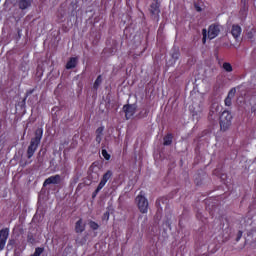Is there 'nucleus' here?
<instances>
[{"instance_id": "f257e3e1", "label": "nucleus", "mask_w": 256, "mask_h": 256, "mask_svg": "<svg viewBox=\"0 0 256 256\" xmlns=\"http://www.w3.org/2000/svg\"><path fill=\"white\" fill-rule=\"evenodd\" d=\"M41 139H43V130L37 129L35 131L34 138L31 139L30 144L27 148V159L33 158V155H35V152L37 151V149H39V145H41Z\"/></svg>"}, {"instance_id": "f03ea898", "label": "nucleus", "mask_w": 256, "mask_h": 256, "mask_svg": "<svg viewBox=\"0 0 256 256\" xmlns=\"http://www.w3.org/2000/svg\"><path fill=\"white\" fill-rule=\"evenodd\" d=\"M219 33H221V25L214 23L211 24L208 27V30L206 28L202 29V43L205 45L207 43V39L210 41H213V39H216V37H219Z\"/></svg>"}, {"instance_id": "7ed1b4c3", "label": "nucleus", "mask_w": 256, "mask_h": 256, "mask_svg": "<svg viewBox=\"0 0 256 256\" xmlns=\"http://www.w3.org/2000/svg\"><path fill=\"white\" fill-rule=\"evenodd\" d=\"M233 119V115L228 110H224L220 115V129L222 131H227L229 127H231V121Z\"/></svg>"}, {"instance_id": "20e7f679", "label": "nucleus", "mask_w": 256, "mask_h": 256, "mask_svg": "<svg viewBox=\"0 0 256 256\" xmlns=\"http://www.w3.org/2000/svg\"><path fill=\"white\" fill-rule=\"evenodd\" d=\"M136 203L140 213H147L149 211V200L145 198V192L140 191L139 195L136 197Z\"/></svg>"}, {"instance_id": "39448f33", "label": "nucleus", "mask_w": 256, "mask_h": 256, "mask_svg": "<svg viewBox=\"0 0 256 256\" xmlns=\"http://www.w3.org/2000/svg\"><path fill=\"white\" fill-rule=\"evenodd\" d=\"M61 181H63V178H61V175L56 174V175L48 177L44 181L43 187H47V185H61Z\"/></svg>"}, {"instance_id": "423d86ee", "label": "nucleus", "mask_w": 256, "mask_h": 256, "mask_svg": "<svg viewBox=\"0 0 256 256\" xmlns=\"http://www.w3.org/2000/svg\"><path fill=\"white\" fill-rule=\"evenodd\" d=\"M122 109L125 113L127 121H129V119H131V117H133V115H135L137 112V107H135L133 104H125Z\"/></svg>"}, {"instance_id": "0eeeda50", "label": "nucleus", "mask_w": 256, "mask_h": 256, "mask_svg": "<svg viewBox=\"0 0 256 256\" xmlns=\"http://www.w3.org/2000/svg\"><path fill=\"white\" fill-rule=\"evenodd\" d=\"M7 239H9V228H4L0 230V251L5 249L7 245Z\"/></svg>"}, {"instance_id": "6e6552de", "label": "nucleus", "mask_w": 256, "mask_h": 256, "mask_svg": "<svg viewBox=\"0 0 256 256\" xmlns=\"http://www.w3.org/2000/svg\"><path fill=\"white\" fill-rule=\"evenodd\" d=\"M113 177V172L111 170H108L106 173L103 174L98 186H100L102 189L107 185V181Z\"/></svg>"}, {"instance_id": "1a4fd4ad", "label": "nucleus", "mask_w": 256, "mask_h": 256, "mask_svg": "<svg viewBox=\"0 0 256 256\" xmlns=\"http://www.w3.org/2000/svg\"><path fill=\"white\" fill-rule=\"evenodd\" d=\"M33 3V0H19L18 7L21 11H25V9H29Z\"/></svg>"}, {"instance_id": "9d476101", "label": "nucleus", "mask_w": 256, "mask_h": 256, "mask_svg": "<svg viewBox=\"0 0 256 256\" xmlns=\"http://www.w3.org/2000/svg\"><path fill=\"white\" fill-rule=\"evenodd\" d=\"M85 223H83V218H80L76 223H75V233H83L85 231Z\"/></svg>"}, {"instance_id": "9b49d317", "label": "nucleus", "mask_w": 256, "mask_h": 256, "mask_svg": "<svg viewBox=\"0 0 256 256\" xmlns=\"http://www.w3.org/2000/svg\"><path fill=\"white\" fill-rule=\"evenodd\" d=\"M155 3H152L150 5V13L151 15H157L161 13V10H159V0H154Z\"/></svg>"}, {"instance_id": "f8f14e48", "label": "nucleus", "mask_w": 256, "mask_h": 256, "mask_svg": "<svg viewBox=\"0 0 256 256\" xmlns=\"http://www.w3.org/2000/svg\"><path fill=\"white\" fill-rule=\"evenodd\" d=\"M241 31V26L233 25L231 29V35L234 37V39H239L241 36Z\"/></svg>"}, {"instance_id": "ddd939ff", "label": "nucleus", "mask_w": 256, "mask_h": 256, "mask_svg": "<svg viewBox=\"0 0 256 256\" xmlns=\"http://www.w3.org/2000/svg\"><path fill=\"white\" fill-rule=\"evenodd\" d=\"M66 69H75L77 67V57H71L66 63Z\"/></svg>"}, {"instance_id": "4468645a", "label": "nucleus", "mask_w": 256, "mask_h": 256, "mask_svg": "<svg viewBox=\"0 0 256 256\" xmlns=\"http://www.w3.org/2000/svg\"><path fill=\"white\" fill-rule=\"evenodd\" d=\"M102 83H103V76L98 75L93 84V89H95V91H97V89H99V87L101 86Z\"/></svg>"}, {"instance_id": "2eb2a0df", "label": "nucleus", "mask_w": 256, "mask_h": 256, "mask_svg": "<svg viewBox=\"0 0 256 256\" xmlns=\"http://www.w3.org/2000/svg\"><path fill=\"white\" fill-rule=\"evenodd\" d=\"M171 143H173V134H167L164 137V145L169 146Z\"/></svg>"}, {"instance_id": "dca6fc26", "label": "nucleus", "mask_w": 256, "mask_h": 256, "mask_svg": "<svg viewBox=\"0 0 256 256\" xmlns=\"http://www.w3.org/2000/svg\"><path fill=\"white\" fill-rule=\"evenodd\" d=\"M223 69H224V71H226L227 73H231V71H233V66H232L231 63H229V62H224V63H223Z\"/></svg>"}, {"instance_id": "f3484780", "label": "nucleus", "mask_w": 256, "mask_h": 256, "mask_svg": "<svg viewBox=\"0 0 256 256\" xmlns=\"http://www.w3.org/2000/svg\"><path fill=\"white\" fill-rule=\"evenodd\" d=\"M89 227L92 229V231H97L99 229V224L93 220L89 222Z\"/></svg>"}, {"instance_id": "a211bd4d", "label": "nucleus", "mask_w": 256, "mask_h": 256, "mask_svg": "<svg viewBox=\"0 0 256 256\" xmlns=\"http://www.w3.org/2000/svg\"><path fill=\"white\" fill-rule=\"evenodd\" d=\"M45 251L44 247L35 248L34 254L32 256H41V254Z\"/></svg>"}, {"instance_id": "6ab92c4d", "label": "nucleus", "mask_w": 256, "mask_h": 256, "mask_svg": "<svg viewBox=\"0 0 256 256\" xmlns=\"http://www.w3.org/2000/svg\"><path fill=\"white\" fill-rule=\"evenodd\" d=\"M102 157H104L106 161H109V159H111V154L107 152V150L102 149Z\"/></svg>"}, {"instance_id": "aec40b11", "label": "nucleus", "mask_w": 256, "mask_h": 256, "mask_svg": "<svg viewBox=\"0 0 256 256\" xmlns=\"http://www.w3.org/2000/svg\"><path fill=\"white\" fill-rule=\"evenodd\" d=\"M103 131H105V127H103V126L98 127L96 129V135L100 136V137H103Z\"/></svg>"}, {"instance_id": "412c9836", "label": "nucleus", "mask_w": 256, "mask_h": 256, "mask_svg": "<svg viewBox=\"0 0 256 256\" xmlns=\"http://www.w3.org/2000/svg\"><path fill=\"white\" fill-rule=\"evenodd\" d=\"M237 93V89L232 88L229 92L227 97H229L230 99H233V97H235V94Z\"/></svg>"}, {"instance_id": "4be33fe9", "label": "nucleus", "mask_w": 256, "mask_h": 256, "mask_svg": "<svg viewBox=\"0 0 256 256\" xmlns=\"http://www.w3.org/2000/svg\"><path fill=\"white\" fill-rule=\"evenodd\" d=\"M101 189H103V188L98 185L97 188L95 189V191L92 193V199H95V197H97V195H99V192L101 191Z\"/></svg>"}, {"instance_id": "5701e85b", "label": "nucleus", "mask_w": 256, "mask_h": 256, "mask_svg": "<svg viewBox=\"0 0 256 256\" xmlns=\"http://www.w3.org/2000/svg\"><path fill=\"white\" fill-rule=\"evenodd\" d=\"M242 237H243V231L240 230L236 234V238H235L236 243H239Z\"/></svg>"}, {"instance_id": "b1692460", "label": "nucleus", "mask_w": 256, "mask_h": 256, "mask_svg": "<svg viewBox=\"0 0 256 256\" xmlns=\"http://www.w3.org/2000/svg\"><path fill=\"white\" fill-rule=\"evenodd\" d=\"M233 98H229L228 96L225 98L224 103L226 107H231Z\"/></svg>"}, {"instance_id": "393cba45", "label": "nucleus", "mask_w": 256, "mask_h": 256, "mask_svg": "<svg viewBox=\"0 0 256 256\" xmlns=\"http://www.w3.org/2000/svg\"><path fill=\"white\" fill-rule=\"evenodd\" d=\"M27 242L33 245L35 243V237H33L32 234H28L27 236Z\"/></svg>"}, {"instance_id": "a878e982", "label": "nucleus", "mask_w": 256, "mask_h": 256, "mask_svg": "<svg viewBox=\"0 0 256 256\" xmlns=\"http://www.w3.org/2000/svg\"><path fill=\"white\" fill-rule=\"evenodd\" d=\"M15 245V239H10L7 244L8 249H13V246Z\"/></svg>"}, {"instance_id": "bb28decb", "label": "nucleus", "mask_w": 256, "mask_h": 256, "mask_svg": "<svg viewBox=\"0 0 256 256\" xmlns=\"http://www.w3.org/2000/svg\"><path fill=\"white\" fill-rule=\"evenodd\" d=\"M241 3L243 5V10L245 11L247 9V3H249V0H241Z\"/></svg>"}, {"instance_id": "cd10ccee", "label": "nucleus", "mask_w": 256, "mask_h": 256, "mask_svg": "<svg viewBox=\"0 0 256 256\" xmlns=\"http://www.w3.org/2000/svg\"><path fill=\"white\" fill-rule=\"evenodd\" d=\"M33 93H35V89H30L26 91V97H29L30 95H33Z\"/></svg>"}, {"instance_id": "c85d7f7f", "label": "nucleus", "mask_w": 256, "mask_h": 256, "mask_svg": "<svg viewBox=\"0 0 256 256\" xmlns=\"http://www.w3.org/2000/svg\"><path fill=\"white\" fill-rule=\"evenodd\" d=\"M172 59H174V61H177V59H179V52H174L172 54Z\"/></svg>"}, {"instance_id": "c756f323", "label": "nucleus", "mask_w": 256, "mask_h": 256, "mask_svg": "<svg viewBox=\"0 0 256 256\" xmlns=\"http://www.w3.org/2000/svg\"><path fill=\"white\" fill-rule=\"evenodd\" d=\"M102 139H103V136H97L96 135V143H98V145L101 144Z\"/></svg>"}, {"instance_id": "7c9ffc66", "label": "nucleus", "mask_w": 256, "mask_h": 256, "mask_svg": "<svg viewBox=\"0 0 256 256\" xmlns=\"http://www.w3.org/2000/svg\"><path fill=\"white\" fill-rule=\"evenodd\" d=\"M161 202H163L162 198H159L158 200H156V206L161 207Z\"/></svg>"}, {"instance_id": "2f4dec72", "label": "nucleus", "mask_w": 256, "mask_h": 256, "mask_svg": "<svg viewBox=\"0 0 256 256\" xmlns=\"http://www.w3.org/2000/svg\"><path fill=\"white\" fill-rule=\"evenodd\" d=\"M109 215H110V214H109V211H107V212L104 213V217H105L107 220H109Z\"/></svg>"}, {"instance_id": "473e14b6", "label": "nucleus", "mask_w": 256, "mask_h": 256, "mask_svg": "<svg viewBox=\"0 0 256 256\" xmlns=\"http://www.w3.org/2000/svg\"><path fill=\"white\" fill-rule=\"evenodd\" d=\"M248 39H253V35L251 34V32L248 33Z\"/></svg>"}, {"instance_id": "72a5a7b5", "label": "nucleus", "mask_w": 256, "mask_h": 256, "mask_svg": "<svg viewBox=\"0 0 256 256\" xmlns=\"http://www.w3.org/2000/svg\"><path fill=\"white\" fill-rule=\"evenodd\" d=\"M196 11L201 12V7L196 6Z\"/></svg>"}, {"instance_id": "f704fd0d", "label": "nucleus", "mask_w": 256, "mask_h": 256, "mask_svg": "<svg viewBox=\"0 0 256 256\" xmlns=\"http://www.w3.org/2000/svg\"><path fill=\"white\" fill-rule=\"evenodd\" d=\"M17 33H18L19 37H21V29H18Z\"/></svg>"}, {"instance_id": "c9c22d12", "label": "nucleus", "mask_w": 256, "mask_h": 256, "mask_svg": "<svg viewBox=\"0 0 256 256\" xmlns=\"http://www.w3.org/2000/svg\"><path fill=\"white\" fill-rule=\"evenodd\" d=\"M25 101H27V95H25V97L23 99V103H25Z\"/></svg>"}, {"instance_id": "e433bc0d", "label": "nucleus", "mask_w": 256, "mask_h": 256, "mask_svg": "<svg viewBox=\"0 0 256 256\" xmlns=\"http://www.w3.org/2000/svg\"><path fill=\"white\" fill-rule=\"evenodd\" d=\"M217 249L211 250V253H216Z\"/></svg>"}, {"instance_id": "4c0bfd02", "label": "nucleus", "mask_w": 256, "mask_h": 256, "mask_svg": "<svg viewBox=\"0 0 256 256\" xmlns=\"http://www.w3.org/2000/svg\"><path fill=\"white\" fill-rule=\"evenodd\" d=\"M197 217L199 218V213L197 214Z\"/></svg>"}]
</instances>
